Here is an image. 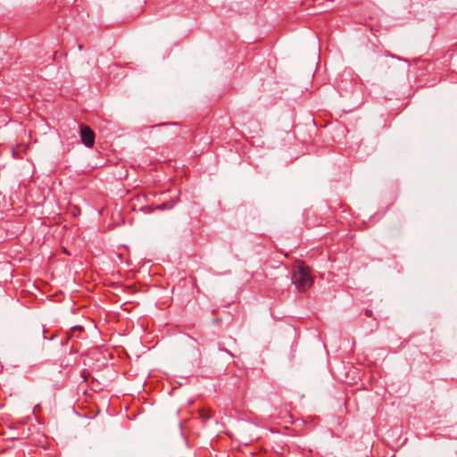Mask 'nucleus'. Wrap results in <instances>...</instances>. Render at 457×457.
Instances as JSON below:
<instances>
[{
    "label": "nucleus",
    "instance_id": "1",
    "mask_svg": "<svg viewBox=\"0 0 457 457\" xmlns=\"http://www.w3.org/2000/svg\"><path fill=\"white\" fill-rule=\"evenodd\" d=\"M292 282L299 291H306L312 286V271L303 261L295 262L292 273Z\"/></svg>",
    "mask_w": 457,
    "mask_h": 457
},
{
    "label": "nucleus",
    "instance_id": "2",
    "mask_svg": "<svg viewBox=\"0 0 457 457\" xmlns=\"http://www.w3.org/2000/svg\"><path fill=\"white\" fill-rule=\"evenodd\" d=\"M80 137H81L83 144L86 146H87V147L93 146L94 142H95V134L90 128H88L87 126H82L80 128Z\"/></svg>",
    "mask_w": 457,
    "mask_h": 457
}]
</instances>
